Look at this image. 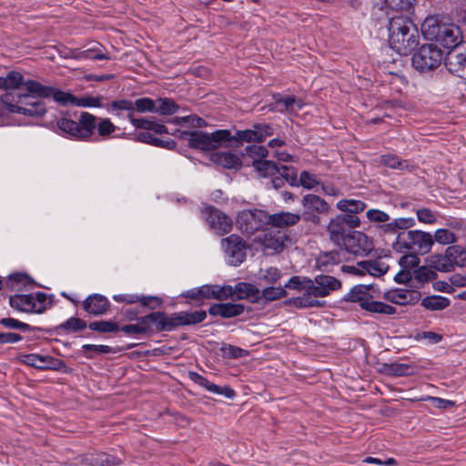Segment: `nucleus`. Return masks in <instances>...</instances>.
Returning a JSON list of instances; mask_svg holds the SVG:
<instances>
[{
    "instance_id": "nucleus-1",
    "label": "nucleus",
    "mask_w": 466,
    "mask_h": 466,
    "mask_svg": "<svg viewBox=\"0 0 466 466\" xmlns=\"http://www.w3.org/2000/svg\"><path fill=\"white\" fill-rule=\"evenodd\" d=\"M389 44L402 56L410 54L419 44V34L411 22L402 16H395L389 24Z\"/></svg>"
},
{
    "instance_id": "nucleus-2",
    "label": "nucleus",
    "mask_w": 466,
    "mask_h": 466,
    "mask_svg": "<svg viewBox=\"0 0 466 466\" xmlns=\"http://www.w3.org/2000/svg\"><path fill=\"white\" fill-rule=\"evenodd\" d=\"M380 296V291L375 285H356L345 296V300L359 303L362 309L371 313L395 314L394 307L376 300Z\"/></svg>"
},
{
    "instance_id": "nucleus-3",
    "label": "nucleus",
    "mask_w": 466,
    "mask_h": 466,
    "mask_svg": "<svg viewBox=\"0 0 466 466\" xmlns=\"http://www.w3.org/2000/svg\"><path fill=\"white\" fill-rule=\"evenodd\" d=\"M46 112L42 101H30L29 94L5 92L0 98V116L7 113H17L30 116H41Z\"/></svg>"
},
{
    "instance_id": "nucleus-4",
    "label": "nucleus",
    "mask_w": 466,
    "mask_h": 466,
    "mask_svg": "<svg viewBox=\"0 0 466 466\" xmlns=\"http://www.w3.org/2000/svg\"><path fill=\"white\" fill-rule=\"evenodd\" d=\"M434 246L432 234L420 229L400 231L392 243L395 252L411 251L421 256L429 254Z\"/></svg>"
},
{
    "instance_id": "nucleus-5",
    "label": "nucleus",
    "mask_w": 466,
    "mask_h": 466,
    "mask_svg": "<svg viewBox=\"0 0 466 466\" xmlns=\"http://www.w3.org/2000/svg\"><path fill=\"white\" fill-rule=\"evenodd\" d=\"M423 36L436 41L445 48H453L461 43L460 28L453 24H441L436 17H427L421 25Z\"/></svg>"
},
{
    "instance_id": "nucleus-6",
    "label": "nucleus",
    "mask_w": 466,
    "mask_h": 466,
    "mask_svg": "<svg viewBox=\"0 0 466 466\" xmlns=\"http://www.w3.org/2000/svg\"><path fill=\"white\" fill-rule=\"evenodd\" d=\"M286 288L302 290V296L295 298L293 304L299 308L319 307L322 303L318 298L327 296V291L321 288L314 279L301 278L299 276L292 277L285 285Z\"/></svg>"
},
{
    "instance_id": "nucleus-7",
    "label": "nucleus",
    "mask_w": 466,
    "mask_h": 466,
    "mask_svg": "<svg viewBox=\"0 0 466 466\" xmlns=\"http://www.w3.org/2000/svg\"><path fill=\"white\" fill-rule=\"evenodd\" d=\"M56 127L62 136L87 140L96 129V116L88 112H83L77 121L68 117H61L56 121Z\"/></svg>"
},
{
    "instance_id": "nucleus-8",
    "label": "nucleus",
    "mask_w": 466,
    "mask_h": 466,
    "mask_svg": "<svg viewBox=\"0 0 466 466\" xmlns=\"http://www.w3.org/2000/svg\"><path fill=\"white\" fill-rule=\"evenodd\" d=\"M181 137L187 140L191 148L208 151L226 145V141L231 138V132L228 129H218L211 134L203 131L182 132Z\"/></svg>"
},
{
    "instance_id": "nucleus-9",
    "label": "nucleus",
    "mask_w": 466,
    "mask_h": 466,
    "mask_svg": "<svg viewBox=\"0 0 466 466\" xmlns=\"http://www.w3.org/2000/svg\"><path fill=\"white\" fill-rule=\"evenodd\" d=\"M53 296H47L44 292H33L29 294H15L10 297L9 303L16 310L42 314L52 307Z\"/></svg>"
},
{
    "instance_id": "nucleus-10",
    "label": "nucleus",
    "mask_w": 466,
    "mask_h": 466,
    "mask_svg": "<svg viewBox=\"0 0 466 466\" xmlns=\"http://www.w3.org/2000/svg\"><path fill=\"white\" fill-rule=\"evenodd\" d=\"M157 319V331H171L179 326L192 325L202 322L207 313L204 310L195 312L181 311L167 316L163 312H159Z\"/></svg>"
},
{
    "instance_id": "nucleus-11",
    "label": "nucleus",
    "mask_w": 466,
    "mask_h": 466,
    "mask_svg": "<svg viewBox=\"0 0 466 466\" xmlns=\"http://www.w3.org/2000/svg\"><path fill=\"white\" fill-rule=\"evenodd\" d=\"M443 59L442 51L434 44L421 46L412 56V66L420 72L437 68Z\"/></svg>"
},
{
    "instance_id": "nucleus-12",
    "label": "nucleus",
    "mask_w": 466,
    "mask_h": 466,
    "mask_svg": "<svg viewBox=\"0 0 466 466\" xmlns=\"http://www.w3.org/2000/svg\"><path fill=\"white\" fill-rule=\"evenodd\" d=\"M27 94L30 101H40L38 98H46L52 96L56 102L60 105H75L76 96L70 93L57 90L54 87L42 85L37 81H28L25 83Z\"/></svg>"
},
{
    "instance_id": "nucleus-13",
    "label": "nucleus",
    "mask_w": 466,
    "mask_h": 466,
    "mask_svg": "<svg viewBox=\"0 0 466 466\" xmlns=\"http://www.w3.org/2000/svg\"><path fill=\"white\" fill-rule=\"evenodd\" d=\"M268 223V214L262 209H244L238 214L237 225L247 235L262 230Z\"/></svg>"
},
{
    "instance_id": "nucleus-14",
    "label": "nucleus",
    "mask_w": 466,
    "mask_h": 466,
    "mask_svg": "<svg viewBox=\"0 0 466 466\" xmlns=\"http://www.w3.org/2000/svg\"><path fill=\"white\" fill-rule=\"evenodd\" d=\"M273 135V128L268 124H256L253 128L237 131L231 138L226 141V146H232L233 142H263L268 137Z\"/></svg>"
},
{
    "instance_id": "nucleus-15",
    "label": "nucleus",
    "mask_w": 466,
    "mask_h": 466,
    "mask_svg": "<svg viewBox=\"0 0 466 466\" xmlns=\"http://www.w3.org/2000/svg\"><path fill=\"white\" fill-rule=\"evenodd\" d=\"M303 206L302 218L304 220L319 223V215L328 212L329 205L320 197L314 194H307L301 200Z\"/></svg>"
},
{
    "instance_id": "nucleus-16",
    "label": "nucleus",
    "mask_w": 466,
    "mask_h": 466,
    "mask_svg": "<svg viewBox=\"0 0 466 466\" xmlns=\"http://www.w3.org/2000/svg\"><path fill=\"white\" fill-rule=\"evenodd\" d=\"M342 246L349 253L356 256H366L373 248L371 239L361 231L349 233Z\"/></svg>"
},
{
    "instance_id": "nucleus-17",
    "label": "nucleus",
    "mask_w": 466,
    "mask_h": 466,
    "mask_svg": "<svg viewBox=\"0 0 466 466\" xmlns=\"http://www.w3.org/2000/svg\"><path fill=\"white\" fill-rule=\"evenodd\" d=\"M222 245L230 265L238 266L246 258V244L238 235H230L222 240Z\"/></svg>"
},
{
    "instance_id": "nucleus-18",
    "label": "nucleus",
    "mask_w": 466,
    "mask_h": 466,
    "mask_svg": "<svg viewBox=\"0 0 466 466\" xmlns=\"http://www.w3.org/2000/svg\"><path fill=\"white\" fill-rule=\"evenodd\" d=\"M444 65L449 72L462 76L466 67V42L451 48L444 58Z\"/></svg>"
},
{
    "instance_id": "nucleus-19",
    "label": "nucleus",
    "mask_w": 466,
    "mask_h": 466,
    "mask_svg": "<svg viewBox=\"0 0 466 466\" xmlns=\"http://www.w3.org/2000/svg\"><path fill=\"white\" fill-rule=\"evenodd\" d=\"M288 240L289 237L285 230L271 228L264 233L263 238L260 239V242L266 249L280 252L286 247V242Z\"/></svg>"
},
{
    "instance_id": "nucleus-20",
    "label": "nucleus",
    "mask_w": 466,
    "mask_h": 466,
    "mask_svg": "<svg viewBox=\"0 0 466 466\" xmlns=\"http://www.w3.org/2000/svg\"><path fill=\"white\" fill-rule=\"evenodd\" d=\"M188 377L193 382L213 394L222 395L228 399H233L236 395L235 390L232 388L228 386L220 387L216 385L198 372L190 371L188 373Z\"/></svg>"
},
{
    "instance_id": "nucleus-21",
    "label": "nucleus",
    "mask_w": 466,
    "mask_h": 466,
    "mask_svg": "<svg viewBox=\"0 0 466 466\" xmlns=\"http://www.w3.org/2000/svg\"><path fill=\"white\" fill-rule=\"evenodd\" d=\"M208 222L212 228L219 234L228 233L232 228V219L216 208H211L208 216Z\"/></svg>"
},
{
    "instance_id": "nucleus-22",
    "label": "nucleus",
    "mask_w": 466,
    "mask_h": 466,
    "mask_svg": "<svg viewBox=\"0 0 466 466\" xmlns=\"http://www.w3.org/2000/svg\"><path fill=\"white\" fill-rule=\"evenodd\" d=\"M109 307L108 299L100 294L89 295L83 301L84 309L92 315L97 316L106 312Z\"/></svg>"
},
{
    "instance_id": "nucleus-23",
    "label": "nucleus",
    "mask_w": 466,
    "mask_h": 466,
    "mask_svg": "<svg viewBox=\"0 0 466 466\" xmlns=\"http://www.w3.org/2000/svg\"><path fill=\"white\" fill-rule=\"evenodd\" d=\"M28 81L24 80L20 72L11 71L5 77H1V88H4L6 92L27 93L25 83Z\"/></svg>"
},
{
    "instance_id": "nucleus-24",
    "label": "nucleus",
    "mask_w": 466,
    "mask_h": 466,
    "mask_svg": "<svg viewBox=\"0 0 466 466\" xmlns=\"http://www.w3.org/2000/svg\"><path fill=\"white\" fill-rule=\"evenodd\" d=\"M383 298L394 304L406 305L418 300L420 293L405 289H396L384 293Z\"/></svg>"
},
{
    "instance_id": "nucleus-25",
    "label": "nucleus",
    "mask_w": 466,
    "mask_h": 466,
    "mask_svg": "<svg viewBox=\"0 0 466 466\" xmlns=\"http://www.w3.org/2000/svg\"><path fill=\"white\" fill-rule=\"evenodd\" d=\"M244 306L237 303H217L212 305L208 313L211 316H220L222 318H234L244 312Z\"/></svg>"
},
{
    "instance_id": "nucleus-26",
    "label": "nucleus",
    "mask_w": 466,
    "mask_h": 466,
    "mask_svg": "<svg viewBox=\"0 0 466 466\" xmlns=\"http://www.w3.org/2000/svg\"><path fill=\"white\" fill-rule=\"evenodd\" d=\"M300 220V216L291 212H279L268 215V223L272 228L283 229L294 226Z\"/></svg>"
},
{
    "instance_id": "nucleus-27",
    "label": "nucleus",
    "mask_w": 466,
    "mask_h": 466,
    "mask_svg": "<svg viewBox=\"0 0 466 466\" xmlns=\"http://www.w3.org/2000/svg\"><path fill=\"white\" fill-rule=\"evenodd\" d=\"M327 230L329 239L337 246L341 247L346 239V227L342 224L339 218L335 217L328 224Z\"/></svg>"
},
{
    "instance_id": "nucleus-28",
    "label": "nucleus",
    "mask_w": 466,
    "mask_h": 466,
    "mask_svg": "<svg viewBox=\"0 0 466 466\" xmlns=\"http://www.w3.org/2000/svg\"><path fill=\"white\" fill-rule=\"evenodd\" d=\"M362 273H368L373 277H381L389 270V265L381 259L364 260L358 263Z\"/></svg>"
},
{
    "instance_id": "nucleus-29",
    "label": "nucleus",
    "mask_w": 466,
    "mask_h": 466,
    "mask_svg": "<svg viewBox=\"0 0 466 466\" xmlns=\"http://www.w3.org/2000/svg\"><path fill=\"white\" fill-rule=\"evenodd\" d=\"M260 291L254 285L247 282H239L236 286H231L230 299H245L249 298H258Z\"/></svg>"
},
{
    "instance_id": "nucleus-30",
    "label": "nucleus",
    "mask_w": 466,
    "mask_h": 466,
    "mask_svg": "<svg viewBox=\"0 0 466 466\" xmlns=\"http://www.w3.org/2000/svg\"><path fill=\"white\" fill-rule=\"evenodd\" d=\"M212 160L225 168L239 169L242 166L240 157L230 152L216 153L212 156Z\"/></svg>"
},
{
    "instance_id": "nucleus-31",
    "label": "nucleus",
    "mask_w": 466,
    "mask_h": 466,
    "mask_svg": "<svg viewBox=\"0 0 466 466\" xmlns=\"http://www.w3.org/2000/svg\"><path fill=\"white\" fill-rule=\"evenodd\" d=\"M341 260V253L339 250H332L319 254L316 263L319 268L327 270L329 267L338 265Z\"/></svg>"
},
{
    "instance_id": "nucleus-32",
    "label": "nucleus",
    "mask_w": 466,
    "mask_h": 466,
    "mask_svg": "<svg viewBox=\"0 0 466 466\" xmlns=\"http://www.w3.org/2000/svg\"><path fill=\"white\" fill-rule=\"evenodd\" d=\"M336 207L342 212L358 214L362 212L367 205L365 202L359 199L345 198L338 201Z\"/></svg>"
},
{
    "instance_id": "nucleus-33",
    "label": "nucleus",
    "mask_w": 466,
    "mask_h": 466,
    "mask_svg": "<svg viewBox=\"0 0 466 466\" xmlns=\"http://www.w3.org/2000/svg\"><path fill=\"white\" fill-rule=\"evenodd\" d=\"M35 364V368L37 370H60L66 368V364L63 360L48 356V355H39L37 356V361Z\"/></svg>"
},
{
    "instance_id": "nucleus-34",
    "label": "nucleus",
    "mask_w": 466,
    "mask_h": 466,
    "mask_svg": "<svg viewBox=\"0 0 466 466\" xmlns=\"http://www.w3.org/2000/svg\"><path fill=\"white\" fill-rule=\"evenodd\" d=\"M450 299L439 295L427 296L422 299L421 306L428 310H442L450 306Z\"/></svg>"
},
{
    "instance_id": "nucleus-35",
    "label": "nucleus",
    "mask_w": 466,
    "mask_h": 466,
    "mask_svg": "<svg viewBox=\"0 0 466 466\" xmlns=\"http://www.w3.org/2000/svg\"><path fill=\"white\" fill-rule=\"evenodd\" d=\"M252 167L262 177H272L278 174V166L269 160H253Z\"/></svg>"
},
{
    "instance_id": "nucleus-36",
    "label": "nucleus",
    "mask_w": 466,
    "mask_h": 466,
    "mask_svg": "<svg viewBox=\"0 0 466 466\" xmlns=\"http://www.w3.org/2000/svg\"><path fill=\"white\" fill-rule=\"evenodd\" d=\"M437 273L425 266L419 267L413 270V280L417 282L416 288H421L425 283L435 279Z\"/></svg>"
},
{
    "instance_id": "nucleus-37",
    "label": "nucleus",
    "mask_w": 466,
    "mask_h": 466,
    "mask_svg": "<svg viewBox=\"0 0 466 466\" xmlns=\"http://www.w3.org/2000/svg\"><path fill=\"white\" fill-rule=\"evenodd\" d=\"M446 255L452 261L453 266L466 267V248L461 246H450L446 248Z\"/></svg>"
},
{
    "instance_id": "nucleus-38",
    "label": "nucleus",
    "mask_w": 466,
    "mask_h": 466,
    "mask_svg": "<svg viewBox=\"0 0 466 466\" xmlns=\"http://www.w3.org/2000/svg\"><path fill=\"white\" fill-rule=\"evenodd\" d=\"M303 106V103L300 99H297L293 96H287L285 97H282L276 102V108L277 110L283 112V111H289V112H294L297 110L301 109Z\"/></svg>"
},
{
    "instance_id": "nucleus-39",
    "label": "nucleus",
    "mask_w": 466,
    "mask_h": 466,
    "mask_svg": "<svg viewBox=\"0 0 466 466\" xmlns=\"http://www.w3.org/2000/svg\"><path fill=\"white\" fill-rule=\"evenodd\" d=\"M178 106L170 98H158L156 100L155 113L163 116H170L177 113Z\"/></svg>"
},
{
    "instance_id": "nucleus-40",
    "label": "nucleus",
    "mask_w": 466,
    "mask_h": 466,
    "mask_svg": "<svg viewBox=\"0 0 466 466\" xmlns=\"http://www.w3.org/2000/svg\"><path fill=\"white\" fill-rule=\"evenodd\" d=\"M434 243L440 245H452L458 241L457 235L448 228H438L434 231L433 235Z\"/></svg>"
},
{
    "instance_id": "nucleus-41",
    "label": "nucleus",
    "mask_w": 466,
    "mask_h": 466,
    "mask_svg": "<svg viewBox=\"0 0 466 466\" xmlns=\"http://www.w3.org/2000/svg\"><path fill=\"white\" fill-rule=\"evenodd\" d=\"M86 327V323L85 320L79 318L72 317L59 324L56 327V329L63 332H76L84 329Z\"/></svg>"
},
{
    "instance_id": "nucleus-42",
    "label": "nucleus",
    "mask_w": 466,
    "mask_h": 466,
    "mask_svg": "<svg viewBox=\"0 0 466 466\" xmlns=\"http://www.w3.org/2000/svg\"><path fill=\"white\" fill-rule=\"evenodd\" d=\"M159 317L161 316L159 315V311H157L139 318L137 323L141 334L149 332L153 326L157 329V319H159Z\"/></svg>"
},
{
    "instance_id": "nucleus-43",
    "label": "nucleus",
    "mask_w": 466,
    "mask_h": 466,
    "mask_svg": "<svg viewBox=\"0 0 466 466\" xmlns=\"http://www.w3.org/2000/svg\"><path fill=\"white\" fill-rule=\"evenodd\" d=\"M138 139L142 142H146L150 145H154L157 147L168 148V149H171V148L175 147V146H176V143L173 140H171V139L162 140L160 138L154 137L152 134H150L148 132L139 133Z\"/></svg>"
},
{
    "instance_id": "nucleus-44",
    "label": "nucleus",
    "mask_w": 466,
    "mask_h": 466,
    "mask_svg": "<svg viewBox=\"0 0 466 466\" xmlns=\"http://www.w3.org/2000/svg\"><path fill=\"white\" fill-rule=\"evenodd\" d=\"M88 461L93 466H116L121 462L120 459L106 453L92 455Z\"/></svg>"
},
{
    "instance_id": "nucleus-45",
    "label": "nucleus",
    "mask_w": 466,
    "mask_h": 466,
    "mask_svg": "<svg viewBox=\"0 0 466 466\" xmlns=\"http://www.w3.org/2000/svg\"><path fill=\"white\" fill-rule=\"evenodd\" d=\"M315 280L317 284L326 289L327 296L329 295L331 291L337 290L341 287L340 281L332 276L319 275L315 278Z\"/></svg>"
},
{
    "instance_id": "nucleus-46",
    "label": "nucleus",
    "mask_w": 466,
    "mask_h": 466,
    "mask_svg": "<svg viewBox=\"0 0 466 466\" xmlns=\"http://www.w3.org/2000/svg\"><path fill=\"white\" fill-rule=\"evenodd\" d=\"M420 254L406 251L399 259V265L403 269H408L410 271L411 268H419V264L420 259L419 258Z\"/></svg>"
},
{
    "instance_id": "nucleus-47",
    "label": "nucleus",
    "mask_w": 466,
    "mask_h": 466,
    "mask_svg": "<svg viewBox=\"0 0 466 466\" xmlns=\"http://www.w3.org/2000/svg\"><path fill=\"white\" fill-rule=\"evenodd\" d=\"M88 328L91 330L100 333L116 332L119 330V326L112 320H99L89 323Z\"/></svg>"
},
{
    "instance_id": "nucleus-48",
    "label": "nucleus",
    "mask_w": 466,
    "mask_h": 466,
    "mask_svg": "<svg viewBox=\"0 0 466 466\" xmlns=\"http://www.w3.org/2000/svg\"><path fill=\"white\" fill-rule=\"evenodd\" d=\"M380 164L385 167L400 170H403L409 167L408 161L401 160L398 156L395 155L381 156Z\"/></svg>"
},
{
    "instance_id": "nucleus-49",
    "label": "nucleus",
    "mask_w": 466,
    "mask_h": 466,
    "mask_svg": "<svg viewBox=\"0 0 466 466\" xmlns=\"http://www.w3.org/2000/svg\"><path fill=\"white\" fill-rule=\"evenodd\" d=\"M387 371L394 376H409L414 373V367L407 363L394 362L387 366Z\"/></svg>"
},
{
    "instance_id": "nucleus-50",
    "label": "nucleus",
    "mask_w": 466,
    "mask_h": 466,
    "mask_svg": "<svg viewBox=\"0 0 466 466\" xmlns=\"http://www.w3.org/2000/svg\"><path fill=\"white\" fill-rule=\"evenodd\" d=\"M96 128L100 137L106 138L114 133L116 127L111 122L109 118H97L96 117Z\"/></svg>"
},
{
    "instance_id": "nucleus-51",
    "label": "nucleus",
    "mask_w": 466,
    "mask_h": 466,
    "mask_svg": "<svg viewBox=\"0 0 466 466\" xmlns=\"http://www.w3.org/2000/svg\"><path fill=\"white\" fill-rule=\"evenodd\" d=\"M102 96H84L82 97H76L75 99V105L80 107H101L102 106Z\"/></svg>"
},
{
    "instance_id": "nucleus-52",
    "label": "nucleus",
    "mask_w": 466,
    "mask_h": 466,
    "mask_svg": "<svg viewBox=\"0 0 466 466\" xmlns=\"http://www.w3.org/2000/svg\"><path fill=\"white\" fill-rule=\"evenodd\" d=\"M416 216L419 222L432 225L437 222V212L427 208H420L416 210Z\"/></svg>"
},
{
    "instance_id": "nucleus-53",
    "label": "nucleus",
    "mask_w": 466,
    "mask_h": 466,
    "mask_svg": "<svg viewBox=\"0 0 466 466\" xmlns=\"http://www.w3.org/2000/svg\"><path fill=\"white\" fill-rule=\"evenodd\" d=\"M284 288L282 287H268L261 291V297L266 300L272 301L284 298L287 294Z\"/></svg>"
},
{
    "instance_id": "nucleus-54",
    "label": "nucleus",
    "mask_w": 466,
    "mask_h": 466,
    "mask_svg": "<svg viewBox=\"0 0 466 466\" xmlns=\"http://www.w3.org/2000/svg\"><path fill=\"white\" fill-rule=\"evenodd\" d=\"M139 113L154 112L156 110V100L149 97L138 98L134 102V111Z\"/></svg>"
},
{
    "instance_id": "nucleus-55",
    "label": "nucleus",
    "mask_w": 466,
    "mask_h": 466,
    "mask_svg": "<svg viewBox=\"0 0 466 466\" xmlns=\"http://www.w3.org/2000/svg\"><path fill=\"white\" fill-rule=\"evenodd\" d=\"M432 263L434 264V268L440 272H450L454 268L452 261L447 258L446 251L443 256H435Z\"/></svg>"
},
{
    "instance_id": "nucleus-56",
    "label": "nucleus",
    "mask_w": 466,
    "mask_h": 466,
    "mask_svg": "<svg viewBox=\"0 0 466 466\" xmlns=\"http://www.w3.org/2000/svg\"><path fill=\"white\" fill-rule=\"evenodd\" d=\"M282 179H285L291 186H298L297 173L293 167L288 166L278 167V174Z\"/></svg>"
},
{
    "instance_id": "nucleus-57",
    "label": "nucleus",
    "mask_w": 466,
    "mask_h": 466,
    "mask_svg": "<svg viewBox=\"0 0 466 466\" xmlns=\"http://www.w3.org/2000/svg\"><path fill=\"white\" fill-rule=\"evenodd\" d=\"M109 112H116L118 110L127 111L128 114L134 112V102L127 99L114 100L108 106Z\"/></svg>"
},
{
    "instance_id": "nucleus-58",
    "label": "nucleus",
    "mask_w": 466,
    "mask_h": 466,
    "mask_svg": "<svg viewBox=\"0 0 466 466\" xmlns=\"http://www.w3.org/2000/svg\"><path fill=\"white\" fill-rule=\"evenodd\" d=\"M246 152L253 160H265L264 158L268 155V151L266 147L258 145L248 146L246 147Z\"/></svg>"
},
{
    "instance_id": "nucleus-59",
    "label": "nucleus",
    "mask_w": 466,
    "mask_h": 466,
    "mask_svg": "<svg viewBox=\"0 0 466 466\" xmlns=\"http://www.w3.org/2000/svg\"><path fill=\"white\" fill-rule=\"evenodd\" d=\"M78 60H85V59H92V60H102V59H108L109 57L95 49V48H88L86 50H79L78 49Z\"/></svg>"
},
{
    "instance_id": "nucleus-60",
    "label": "nucleus",
    "mask_w": 466,
    "mask_h": 466,
    "mask_svg": "<svg viewBox=\"0 0 466 466\" xmlns=\"http://www.w3.org/2000/svg\"><path fill=\"white\" fill-rule=\"evenodd\" d=\"M281 277L280 271L274 267L260 271L259 279L268 284H275Z\"/></svg>"
},
{
    "instance_id": "nucleus-61",
    "label": "nucleus",
    "mask_w": 466,
    "mask_h": 466,
    "mask_svg": "<svg viewBox=\"0 0 466 466\" xmlns=\"http://www.w3.org/2000/svg\"><path fill=\"white\" fill-rule=\"evenodd\" d=\"M231 286L229 285H212V299L223 300L230 299Z\"/></svg>"
},
{
    "instance_id": "nucleus-62",
    "label": "nucleus",
    "mask_w": 466,
    "mask_h": 466,
    "mask_svg": "<svg viewBox=\"0 0 466 466\" xmlns=\"http://www.w3.org/2000/svg\"><path fill=\"white\" fill-rule=\"evenodd\" d=\"M416 225L413 218H398L392 220V227L398 230L408 231Z\"/></svg>"
},
{
    "instance_id": "nucleus-63",
    "label": "nucleus",
    "mask_w": 466,
    "mask_h": 466,
    "mask_svg": "<svg viewBox=\"0 0 466 466\" xmlns=\"http://www.w3.org/2000/svg\"><path fill=\"white\" fill-rule=\"evenodd\" d=\"M366 216L370 222L386 223L390 220V215L380 209H369Z\"/></svg>"
},
{
    "instance_id": "nucleus-64",
    "label": "nucleus",
    "mask_w": 466,
    "mask_h": 466,
    "mask_svg": "<svg viewBox=\"0 0 466 466\" xmlns=\"http://www.w3.org/2000/svg\"><path fill=\"white\" fill-rule=\"evenodd\" d=\"M0 323L5 328L11 329H20L24 331L31 329V327L28 324L13 318H4L0 320Z\"/></svg>"
}]
</instances>
